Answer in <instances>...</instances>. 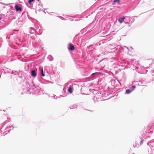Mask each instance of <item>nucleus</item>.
<instances>
[{
    "label": "nucleus",
    "mask_w": 154,
    "mask_h": 154,
    "mask_svg": "<svg viewBox=\"0 0 154 154\" xmlns=\"http://www.w3.org/2000/svg\"><path fill=\"white\" fill-rule=\"evenodd\" d=\"M15 9L17 11H21L22 10L21 8L18 7V5H16L15 6Z\"/></svg>",
    "instance_id": "nucleus-2"
},
{
    "label": "nucleus",
    "mask_w": 154,
    "mask_h": 154,
    "mask_svg": "<svg viewBox=\"0 0 154 154\" xmlns=\"http://www.w3.org/2000/svg\"><path fill=\"white\" fill-rule=\"evenodd\" d=\"M98 73L97 72H96L95 73H93V74H92L91 75V76H93L95 74H96V73Z\"/></svg>",
    "instance_id": "nucleus-11"
},
{
    "label": "nucleus",
    "mask_w": 154,
    "mask_h": 154,
    "mask_svg": "<svg viewBox=\"0 0 154 154\" xmlns=\"http://www.w3.org/2000/svg\"><path fill=\"white\" fill-rule=\"evenodd\" d=\"M31 2L32 1H31L30 0H29L28 1V3L29 4H31Z\"/></svg>",
    "instance_id": "nucleus-12"
},
{
    "label": "nucleus",
    "mask_w": 154,
    "mask_h": 154,
    "mask_svg": "<svg viewBox=\"0 0 154 154\" xmlns=\"http://www.w3.org/2000/svg\"><path fill=\"white\" fill-rule=\"evenodd\" d=\"M68 49L71 51H73L75 49V47L72 44H70L69 45Z\"/></svg>",
    "instance_id": "nucleus-1"
},
{
    "label": "nucleus",
    "mask_w": 154,
    "mask_h": 154,
    "mask_svg": "<svg viewBox=\"0 0 154 154\" xmlns=\"http://www.w3.org/2000/svg\"><path fill=\"white\" fill-rule=\"evenodd\" d=\"M125 19V17H124L123 18L120 17L119 19V20H118L119 21V22L120 23H121L124 22V20Z\"/></svg>",
    "instance_id": "nucleus-4"
},
{
    "label": "nucleus",
    "mask_w": 154,
    "mask_h": 154,
    "mask_svg": "<svg viewBox=\"0 0 154 154\" xmlns=\"http://www.w3.org/2000/svg\"><path fill=\"white\" fill-rule=\"evenodd\" d=\"M32 2H33V1L34 0H30Z\"/></svg>",
    "instance_id": "nucleus-13"
},
{
    "label": "nucleus",
    "mask_w": 154,
    "mask_h": 154,
    "mask_svg": "<svg viewBox=\"0 0 154 154\" xmlns=\"http://www.w3.org/2000/svg\"><path fill=\"white\" fill-rule=\"evenodd\" d=\"M2 18V17H0V19H1Z\"/></svg>",
    "instance_id": "nucleus-14"
},
{
    "label": "nucleus",
    "mask_w": 154,
    "mask_h": 154,
    "mask_svg": "<svg viewBox=\"0 0 154 154\" xmlns=\"http://www.w3.org/2000/svg\"><path fill=\"white\" fill-rule=\"evenodd\" d=\"M119 1H120L119 0H114L112 4L114 5L115 2H119Z\"/></svg>",
    "instance_id": "nucleus-8"
},
{
    "label": "nucleus",
    "mask_w": 154,
    "mask_h": 154,
    "mask_svg": "<svg viewBox=\"0 0 154 154\" xmlns=\"http://www.w3.org/2000/svg\"><path fill=\"white\" fill-rule=\"evenodd\" d=\"M143 142V140H141V141L140 142V145H139L138 144V145H137V146H135V147H138L140 146L141 144V143H142V142Z\"/></svg>",
    "instance_id": "nucleus-10"
},
{
    "label": "nucleus",
    "mask_w": 154,
    "mask_h": 154,
    "mask_svg": "<svg viewBox=\"0 0 154 154\" xmlns=\"http://www.w3.org/2000/svg\"><path fill=\"white\" fill-rule=\"evenodd\" d=\"M131 91L129 89H127L126 91V93L127 94H129Z\"/></svg>",
    "instance_id": "nucleus-7"
},
{
    "label": "nucleus",
    "mask_w": 154,
    "mask_h": 154,
    "mask_svg": "<svg viewBox=\"0 0 154 154\" xmlns=\"http://www.w3.org/2000/svg\"><path fill=\"white\" fill-rule=\"evenodd\" d=\"M135 87H136L134 85H133L131 87V89H132V90H133L134 89Z\"/></svg>",
    "instance_id": "nucleus-9"
},
{
    "label": "nucleus",
    "mask_w": 154,
    "mask_h": 154,
    "mask_svg": "<svg viewBox=\"0 0 154 154\" xmlns=\"http://www.w3.org/2000/svg\"><path fill=\"white\" fill-rule=\"evenodd\" d=\"M36 75V73L35 70H33L31 71V75L33 77H35Z\"/></svg>",
    "instance_id": "nucleus-3"
},
{
    "label": "nucleus",
    "mask_w": 154,
    "mask_h": 154,
    "mask_svg": "<svg viewBox=\"0 0 154 154\" xmlns=\"http://www.w3.org/2000/svg\"><path fill=\"white\" fill-rule=\"evenodd\" d=\"M72 88L71 87H70L69 88L68 91L70 93H72Z\"/></svg>",
    "instance_id": "nucleus-6"
},
{
    "label": "nucleus",
    "mask_w": 154,
    "mask_h": 154,
    "mask_svg": "<svg viewBox=\"0 0 154 154\" xmlns=\"http://www.w3.org/2000/svg\"><path fill=\"white\" fill-rule=\"evenodd\" d=\"M41 75L43 77L44 76H45V75L43 73V69H41Z\"/></svg>",
    "instance_id": "nucleus-5"
}]
</instances>
